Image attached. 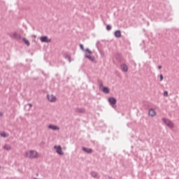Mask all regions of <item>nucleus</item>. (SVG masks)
<instances>
[{"mask_svg": "<svg viewBox=\"0 0 179 179\" xmlns=\"http://www.w3.org/2000/svg\"><path fill=\"white\" fill-rule=\"evenodd\" d=\"M25 157L28 159H38V157H40V155L37 151L30 150L25 152Z\"/></svg>", "mask_w": 179, "mask_h": 179, "instance_id": "f257e3e1", "label": "nucleus"}, {"mask_svg": "<svg viewBox=\"0 0 179 179\" xmlns=\"http://www.w3.org/2000/svg\"><path fill=\"white\" fill-rule=\"evenodd\" d=\"M80 47L81 50H83V51H85L86 58L90 59V61L94 62V57L92 56V50H90L89 49L85 50L83 45H80Z\"/></svg>", "mask_w": 179, "mask_h": 179, "instance_id": "f03ea898", "label": "nucleus"}, {"mask_svg": "<svg viewBox=\"0 0 179 179\" xmlns=\"http://www.w3.org/2000/svg\"><path fill=\"white\" fill-rule=\"evenodd\" d=\"M162 121L164 123H165L166 125H167V127H169V128H174V124L171 120L163 118Z\"/></svg>", "mask_w": 179, "mask_h": 179, "instance_id": "7ed1b4c3", "label": "nucleus"}, {"mask_svg": "<svg viewBox=\"0 0 179 179\" xmlns=\"http://www.w3.org/2000/svg\"><path fill=\"white\" fill-rule=\"evenodd\" d=\"M55 149L58 155H64V152L62 151V148L60 145H55Z\"/></svg>", "mask_w": 179, "mask_h": 179, "instance_id": "20e7f679", "label": "nucleus"}, {"mask_svg": "<svg viewBox=\"0 0 179 179\" xmlns=\"http://www.w3.org/2000/svg\"><path fill=\"white\" fill-rule=\"evenodd\" d=\"M40 40L41 43H51V39L48 38V36H41Z\"/></svg>", "mask_w": 179, "mask_h": 179, "instance_id": "39448f33", "label": "nucleus"}, {"mask_svg": "<svg viewBox=\"0 0 179 179\" xmlns=\"http://www.w3.org/2000/svg\"><path fill=\"white\" fill-rule=\"evenodd\" d=\"M108 101L113 107H114V106H115L117 103V99H115L114 97L109 98Z\"/></svg>", "mask_w": 179, "mask_h": 179, "instance_id": "423d86ee", "label": "nucleus"}, {"mask_svg": "<svg viewBox=\"0 0 179 179\" xmlns=\"http://www.w3.org/2000/svg\"><path fill=\"white\" fill-rule=\"evenodd\" d=\"M48 99L51 102L57 101V97H55L54 95H48Z\"/></svg>", "mask_w": 179, "mask_h": 179, "instance_id": "0eeeda50", "label": "nucleus"}, {"mask_svg": "<svg viewBox=\"0 0 179 179\" xmlns=\"http://www.w3.org/2000/svg\"><path fill=\"white\" fill-rule=\"evenodd\" d=\"M49 129H52L53 131H58L59 130V127L58 126L50 124L48 126Z\"/></svg>", "mask_w": 179, "mask_h": 179, "instance_id": "6e6552de", "label": "nucleus"}, {"mask_svg": "<svg viewBox=\"0 0 179 179\" xmlns=\"http://www.w3.org/2000/svg\"><path fill=\"white\" fill-rule=\"evenodd\" d=\"M3 149H4V150H12V146L9 144H5L4 145H3Z\"/></svg>", "mask_w": 179, "mask_h": 179, "instance_id": "1a4fd4ad", "label": "nucleus"}, {"mask_svg": "<svg viewBox=\"0 0 179 179\" xmlns=\"http://www.w3.org/2000/svg\"><path fill=\"white\" fill-rule=\"evenodd\" d=\"M150 117H155L156 115V110L154 109H150L148 112Z\"/></svg>", "mask_w": 179, "mask_h": 179, "instance_id": "9d476101", "label": "nucleus"}, {"mask_svg": "<svg viewBox=\"0 0 179 179\" xmlns=\"http://www.w3.org/2000/svg\"><path fill=\"white\" fill-rule=\"evenodd\" d=\"M121 68L123 72H128V66L127 64H122Z\"/></svg>", "mask_w": 179, "mask_h": 179, "instance_id": "9b49d317", "label": "nucleus"}, {"mask_svg": "<svg viewBox=\"0 0 179 179\" xmlns=\"http://www.w3.org/2000/svg\"><path fill=\"white\" fill-rule=\"evenodd\" d=\"M83 150H84V152H86V153H92L93 152L92 148H83Z\"/></svg>", "mask_w": 179, "mask_h": 179, "instance_id": "f8f14e48", "label": "nucleus"}, {"mask_svg": "<svg viewBox=\"0 0 179 179\" xmlns=\"http://www.w3.org/2000/svg\"><path fill=\"white\" fill-rule=\"evenodd\" d=\"M115 36L117 38H120L121 37V31L117 30L115 32Z\"/></svg>", "mask_w": 179, "mask_h": 179, "instance_id": "ddd939ff", "label": "nucleus"}, {"mask_svg": "<svg viewBox=\"0 0 179 179\" xmlns=\"http://www.w3.org/2000/svg\"><path fill=\"white\" fill-rule=\"evenodd\" d=\"M102 92H103V93H110V89H108V87H103Z\"/></svg>", "mask_w": 179, "mask_h": 179, "instance_id": "4468645a", "label": "nucleus"}, {"mask_svg": "<svg viewBox=\"0 0 179 179\" xmlns=\"http://www.w3.org/2000/svg\"><path fill=\"white\" fill-rule=\"evenodd\" d=\"M1 136H2L3 138H8V136H9V135L5 132H1L0 134Z\"/></svg>", "mask_w": 179, "mask_h": 179, "instance_id": "2eb2a0df", "label": "nucleus"}, {"mask_svg": "<svg viewBox=\"0 0 179 179\" xmlns=\"http://www.w3.org/2000/svg\"><path fill=\"white\" fill-rule=\"evenodd\" d=\"M23 41L27 45H30V42L27 38H23Z\"/></svg>", "mask_w": 179, "mask_h": 179, "instance_id": "dca6fc26", "label": "nucleus"}, {"mask_svg": "<svg viewBox=\"0 0 179 179\" xmlns=\"http://www.w3.org/2000/svg\"><path fill=\"white\" fill-rule=\"evenodd\" d=\"M164 96L165 97H167V96H169V92L165 91V92H164Z\"/></svg>", "mask_w": 179, "mask_h": 179, "instance_id": "f3484780", "label": "nucleus"}, {"mask_svg": "<svg viewBox=\"0 0 179 179\" xmlns=\"http://www.w3.org/2000/svg\"><path fill=\"white\" fill-rule=\"evenodd\" d=\"M106 29H107V30H111V26L107 25Z\"/></svg>", "mask_w": 179, "mask_h": 179, "instance_id": "a211bd4d", "label": "nucleus"}, {"mask_svg": "<svg viewBox=\"0 0 179 179\" xmlns=\"http://www.w3.org/2000/svg\"><path fill=\"white\" fill-rule=\"evenodd\" d=\"M159 79H160L161 81L163 80V75L161 74L159 76Z\"/></svg>", "mask_w": 179, "mask_h": 179, "instance_id": "6ab92c4d", "label": "nucleus"}, {"mask_svg": "<svg viewBox=\"0 0 179 179\" xmlns=\"http://www.w3.org/2000/svg\"><path fill=\"white\" fill-rule=\"evenodd\" d=\"M28 106H29V107H33V105H31V103H29Z\"/></svg>", "mask_w": 179, "mask_h": 179, "instance_id": "aec40b11", "label": "nucleus"}, {"mask_svg": "<svg viewBox=\"0 0 179 179\" xmlns=\"http://www.w3.org/2000/svg\"><path fill=\"white\" fill-rule=\"evenodd\" d=\"M2 115H3V114L0 112V117H2Z\"/></svg>", "mask_w": 179, "mask_h": 179, "instance_id": "412c9836", "label": "nucleus"}, {"mask_svg": "<svg viewBox=\"0 0 179 179\" xmlns=\"http://www.w3.org/2000/svg\"><path fill=\"white\" fill-rule=\"evenodd\" d=\"M158 69H162V66H158Z\"/></svg>", "mask_w": 179, "mask_h": 179, "instance_id": "4be33fe9", "label": "nucleus"}, {"mask_svg": "<svg viewBox=\"0 0 179 179\" xmlns=\"http://www.w3.org/2000/svg\"><path fill=\"white\" fill-rule=\"evenodd\" d=\"M0 169H1V166H0Z\"/></svg>", "mask_w": 179, "mask_h": 179, "instance_id": "5701e85b", "label": "nucleus"}]
</instances>
